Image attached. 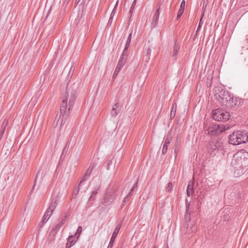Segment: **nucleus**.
<instances>
[{"mask_svg": "<svg viewBox=\"0 0 248 248\" xmlns=\"http://www.w3.org/2000/svg\"><path fill=\"white\" fill-rule=\"evenodd\" d=\"M180 46L177 43V41L175 40L174 46H173V54L172 57H174V59H176V57L178 54V52L179 50Z\"/></svg>", "mask_w": 248, "mask_h": 248, "instance_id": "obj_22", "label": "nucleus"}, {"mask_svg": "<svg viewBox=\"0 0 248 248\" xmlns=\"http://www.w3.org/2000/svg\"><path fill=\"white\" fill-rule=\"evenodd\" d=\"M124 65L122 64L121 62H118L115 70L113 74V78H116V77L117 76L118 73H119L120 71L122 68V67L124 66Z\"/></svg>", "mask_w": 248, "mask_h": 248, "instance_id": "obj_21", "label": "nucleus"}, {"mask_svg": "<svg viewBox=\"0 0 248 248\" xmlns=\"http://www.w3.org/2000/svg\"><path fill=\"white\" fill-rule=\"evenodd\" d=\"M112 164V160H109L108 162L107 163V170L109 169L110 166Z\"/></svg>", "mask_w": 248, "mask_h": 248, "instance_id": "obj_40", "label": "nucleus"}, {"mask_svg": "<svg viewBox=\"0 0 248 248\" xmlns=\"http://www.w3.org/2000/svg\"><path fill=\"white\" fill-rule=\"evenodd\" d=\"M202 20V18L201 17V20H200V21L199 22V25H198V28H197V31H196L195 36L197 35L198 32L200 31V30L201 29V27H202V25L203 24Z\"/></svg>", "mask_w": 248, "mask_h": 248, "instance_id": "obj_31", "label": "nucleus"}, {"mask_svg": "<svg viewBox=\"0 0 248 248\" xmlns=\"http://www.w3.org/2000/svg\"><path fill=\"white\" fill-rule=\"evenodd\" d=\"M79 186V185L78 187L73 191V194H72V197H73V198H76L77 195L78 194V193L79 192V186Z\"/></svg>", "mask_w": 248, "mask_h": 248, "instance_id": "obj_29", "label": "nucleus"}, {"mask_svg": "<svg viewBox=\"0 0 248 248\" xmlns=\"http://www.w3.org/2000/svg\"><path fill=\"white\" fill-rule=\"evenodd\" d=\"M121 223H119V224L117 225V226L115 227L113 232V233H112V236L110 238V243H114V242L115 241V238L119 232V231L120 229V228H121Z\"/></svg>", "mask_w": 248, "mask_h": 248, "instance_id": "obj_12", "label": "nucleus"}, {"mask_svg": "<svg viewBox=\"0 0 248 248\" xmlns=\"http://www.w3.org/2000/svg\"><path fill=\"white\" fill-rule=\"evenodd\" d=\"M3 134H4V133L0 132V141L2 139V138L3 137Z\"/></svg>", "mask_w": 248, "mask_h": 248, "instance_id": "obj_44", "label": "nucleus"}, {"mask_svg": "<svg viewBox=\"0 0 248 248\" xmlns=\"http://www.w3.org/2000/svg\"><path fill=\"white\" fill-rule=\"evenodd\" d=\"M209 2V0H203L202 1V6L203 7H207V4Z\"/></svg>", "mask_w": 248, "mask_h": 248, "instance_id": "obj_39", "label": "nucleus"}, {"mask_svg": "<svg viewBox=\"0 0 248 248\" xmlns=\"http://www.w3.org/2000/svg\"><path fill=\"white\" fill-rule=\"evenodd\" d=\"M232 99H230V101H229L227 107L228 108H238L241 107L243 104V100L242 99L234 97L233 94L232 95Z\"/></svg>", "mask_w": 248, "mask_h": 248, "instance_id": "obj_7", "label": "nucleus"}, {"mask_svg": "<svg viewBox=\"0 0 248 248\" xmlns=\"http://www.w3.org/2000/svg\"><path fill=\"white\" fill-rule=\"evenodd\" d=\"M76 242L74 235L69 236L67 243L66 244V248H70Z\"/></svg>", "mask_w": 248, "mask_h": 248, "instance_id": "obj_18", "label": "nucleus"}, {"mask_svg": "<svg viewBox=\"0 0 248 248\" xmlns=\"http://www.w3.org/2000/svg\"><path fill=\"white\" fill-rule=\"evenodd\" d=\"M185 0H183L181 3L180 6L177 14L176 20H178L180 17L183 15L184 10H185Z\"/></svg>", "mask_w": 248, "mask_h": 248, "instance_id": "obj_15", "label": "nucleus"}, {"mask_svg": "<svg viewBox=\"0 0 248 248\" xmlns=\"http://www.w3.org/2000/svg\"><path fill=\"white\" fill-rule=\"evenodd\" d=\"M218 127H219V124H214L209 126L207 130L208 133L211 136H216L214 133H216Z\"/></svg>", "mask_w": 248, "mask_h": 248, "instance_id": "obj_16", "label": "nucleus"}, {"mask_svg": "<svg viewBox=\"0 0 248 248\" xmlns=\"http://www.w3.org/2000/svg\"><path fill=\"white\" fill-rule=\"evenodd\" d=\"M177 150L176 148L175 149V150H174V153L175 154V156H177Z\"/></svg>", "mask_w": 248, "mask_h": 248, "instance_id": "obj_47", "label": "nucleus"}, {"mask_svg": "<svg viewBox=\"0 0 248 248\" xmlns=\"http://www.w3.org/2000/svg\"><path fill=\"white\" fill-rule=\"evenodd\" d=\"M212 116L216 121L226 122L229 119L230 114L224 110L217 108L213 111Z\"/></svg>", "mask_w": 248, "mask_h": 248, "instance_id": "obj_5", "label": "nucleus"}, {"mask_svg": "<svg viewBox=\"0 0 248 248\" xmlns=\"http://www.w3.org/2000/svg\"><path fill=\"white\" fill-rule=\"evenodd\" d=\"M121 108L120 104L116 103L112 106V109L110 111V115L112 117H116L120 112Z\"/></svg>", "mask_w": 248, "mask_h": 248, "instance_id": "obj_9", "label": "nucleus"}, {"mask_svg": "<svg viewBox=\"0 0 248 248\" xmlns=\"http://www.w3.org/2000/svg\"><path fill=\"white\" fill-rule=\"evenodd\" d=\"M223 148L222 142L216 140L209 141L207 145V150L212 155H215L219 150L222 151Z\"/></svg>", "mask_w": 248, "mask_h": 248, "instance_id": "obj_4", "label": "nucleus"}, {"mask_svg": "<svg viewBox=\"0 0 248 248\" xmlns=\"http://www.w3.org/2000/svg\"><path fill=\"white\" fill-rule=\"evenodd\" d=\"M131 38H132V32L129 33V34L128 36V38L127 39L126 43L125 44L126 47H129L130 43H131Z\"/></svg>", "mask_w": 248, "mask_h": 248, "instance_id": "obj_28", "label": "nucleus"}, {"mask_svg": "<svg viewBox=\"0 0 248 248\" xmlns=\"http://www.w3.org/2000/svg\"><path fill=\"white\" fill-rule=\"evenodd\" d=\"M136 1H137V0H134L133 3L132 4V5L131 6L130 9L129 14L132 13V12L135 8V6L136 4Z\"/></svg>", "mask_w": 248, "mask_h": 248, "instance_id": "obj_32", "label": "nucleus"}, {"mask_svg": "<svg viewBox=\"0 0 248 248\" xmlns=\"http://www.w3.org/2000/svg\"><path fill=\"white\" fill-rule=\"evenodd\" d=\"M248 141V133L246 131H237L230 135L229 142L233 145H239Z\"/></svg>", "mask_w": 248, "mask_h": 248, "instance_id": "obj_3", "label": "nucleus"}, {"mask_svg": "<svg viewBox=\"0 0 248 248\" xmlns=\"http://www.w3.org/2000/svg\"><path fill=\"white\" fill-rule=\"evenodd\" d=\"M57 205V198L55 197L51 199V202L47 209L54 212Z\"/></svg>", "mask_w": 248, "mask_h": 248, "instance_id": "obj_14", "label": "nucleus"}, {"mask_svg": "<svg viewBox=\"0 0 248 248\" xmlns=\"http://www.w3.org/2000/svg\"><path fill=\"white\" fill-rule=\"evenodd\" d=\"M118 2H119V1H118V0H117L113 10L110 14V19H113V17L115 15Z\"/></svg>", "mask_w": 248, "mask_h": 248, "instance_id": "obj_27", "label": "nucleus"}, {"mask_svg": "<svg viewBox=\"0 0 248 248\" xmlns=\"http://www.w3.org/2000/svg\"><path fill=\"white\" fill-rule=\"evenodd\" d=\"M110 199V201H109V202H112L114 200V197H111L110 199Z\"/></svg>", "mask_w": 248, "mask_h": 248, "instance_id": "obj_45", "label": "nucleus"}, {"mask_svg": "<svg viewBox=\"0 0 248 248\" xmlns=\"http://www.w3.org/2000/svg\"><path fill=\"white\" fill-rule=\"evenodd\" d=\"M40 170H39L38 172H37V173L36 174V177H35V180H34V184L33 186V187L35 185V183H36V179H37V178L38 177L39 174H40Z\"/></svg>", "mask_w": 248, "mask_h": 248, "instance_id": "obj_41", "label": "nucleus"}, {"mask_svg": "<svg viewBox=\"0 0 248 248\" xmlns=\"http://www.w3.org/2000/svg\"><path fill=\"white\" fill-rule=\"evenodd\" d=\"M193 186L194 182L190 181L187 185L186 189V194L188 197H190L194 193Z\"/></svg>", "mask_w": 248, "mask_h": 248, "instance_id": "obj_13", "label": "nucleus"}, {"mask_svg": "<svg viewBox=\"0 0 248 248\" xmlns=\"http://www.w3.org/2000/svg\"><path fill=\"white\" fill-rule=\"evenodd\" d=\"M189 206V203L188 202L187 199L186 200V211L185 215V218L186 221H189L190 220V213H188V209Z\"/></svg>", "mask_w": 248, "mask_h": 248, "instance_id": "obj_20", "label": "nucleus"}, {"mask_svg": "<svg viewBox=\"0 0 248 248\" xmlns=\"http://www.w3.org/2000/svg\"><path fill=\"white\" fill-rule=\"evenodd\" d=\"M82 231V227L81 226H79L78 227V229H77V232H76V233H75V235H76V234H78V236H79L80 234V233H81Z\"/></svg>", "mask_w": 248, "mask_h": 248, "instance_id": "obj_36", "label": "nucleus"}, {"mask_svg": "<svg viewBox=\"0 0 248 248\" xmlns=\"http://www.w3.org/2000/svg\"><path fill=\"white\" fill-rule=\"evenodd\" d=\"M175 144L176 146L178 145V141L177 140L176 141Z\"/></svg>", "mask_w": 248, "mask_h": 248, "instance_id": "obj_50", "label": "nucleus"}, {"mask_svg": "<svg viewBox=\"0 0 248 248\" xmlns=\"http://www.w3.org/2000/svg\"><path fill=\"white\" fill-rule=\"evenodd\" d=\"M98 189H99V187L95 188V189L92 192L91 195L90 196V197L89 198V200H94V197L98 192Z\"/></svg>", "mask_w": 248, "mask_h": 248, "instance_id": "obj_26", "label": "nucleus"}, {"mask_svg": "<svg viewBox=\"0 0 248 248\" xmlns=\"http://www.w3.org/2000/svg\"><path fill=\"white\" fill-rule=\"evenodd\" d=\"M128 47H126V46H125L123 50V52L122 54V55L127 57V49Z\"/></svg>", "mask_w": 248, "mask_h": 248, "instance_id": "obj_37", "label": "nucleus"}, {"mask_svg": "<svg viewBox=\"0 0 248 248\" xmlns=\"http://www.w3.org/2000/svg\"><path fill=\"white\" fill-rule=\"evenodd\" d=\"M206 7H203L202 6V18H203L204 15V13H205V11L206 10Z\"/></svg>", "mask_w": 248, "mask_h": 248, "instance_id": "obj_42", "label": "nucleus"}, {"mask_svg": "<svg viewBox=\"0 0 248 248\" xmlns=\"http://www.w3.org/2000/svg\"><path fill=\"white\" fill-rule=\"evenodd\" d=\"M80 0H76V2L77 3H78L80 1Z\"/></svg>", "mask_w": 248, "mask_h": 248, "instance_id": "obj_52", "label": "nucleus"}, {"mask_svg": "<svg viewBox=\"0 0 248 248\" xmlns=\"http://www.w3.org/2000/svg\"><path fill=\"white\" fill-rule=\"evenodd\" d=\"M8 123V120L6 118L4 119V120H3V121L2 122V123L1 124L0 132L4 133L5 130V128L7 125Z\"/></svg>", "mask_w": 248, "mask_h": 248, "instance_id": "obj_24", "label": "nucleus"}, {"mask_svg": "<svg viewBox=\"0 0 248 248\" xmlns=\"http://www.w3.org/2000/svg\"><path fill=\"white\" fill-rule=\"evenodd\" d=\"M113 245V243H110V242H109V244H108V247L107 248H112Z\"/></svg>", "mask_w": 248, "mask_h": 248, "instance_id": "obj_43", "label": "nucleus"}, {"mask_svg": "<svg viewBox=\"0 0 248 248\" xmlns=\"http://www.w3.org/2000/svg\"><path fill=\"white\" fill-rule=\"evenodd\" d=\"M157 8L156 9V11H155V12L154 13L152 22V25L154 27L157 26V25L158 24V19H159V13H160V5H157Z\"/></svg>", "mask_w": 248, "mask_h": 248, "instance_id": "obj_10", "label": "nucleus"}, {"mask_svg": "<svg viewBox=\"0 0 248 248\" xmlns=\"http://www.w3.org/2000/svg\"><path fill=\"white\" fill-rule=\"evenodd\" d=\"M138 180L137 181V182L135 183L134 185L132 188L131 189L130 191L129 192H131V194H132V192L133 190L136 187H137L138 186Z\"/></svg>", "mask_w": 248, "mask_h": 248, "instance_id": "obj_38", "label": "nucleus"}, {"mask_svg": "<svg viewBox=\"0 0 248 248\" xmlns=\"http://www.w3.org/2000/svg\"><path fill=\"white\" fill-rule=\"evenodd\" d=\"M70 1V0H65V1L67 3H68Z\"/></svg>", "mask_w": 248, "mask_h": 248, "instance_id": "obj_51", "label": "nucleus"}, {"mask_svg": "<svg viewBox=\"0 0 248 248\" xmlns=\"http://www.w3.org/2000/svg\"><path fill=\"white\" fill-rule=\"evenodd\" d=\"M153 248H156L155 247H154Z\"/></svg>", "mask_w": 248, "mask_h": 248, "instance_id": "obj_53", "label": "nucleus"}, {"mask_svg": "<svg viewBox=\"0 0 248 248\" xmlns=\"http://www.w3.org/2000/svg\"><path fill=\"white\" fill-rule=\"evenodd\" d=\"M172 140V136L170 133H168L165 139V142L163 146L162 149V153L163 155H165L168 150V146L170 144L171 141Z\"/></svg>", "mask_w": 248, "mask_h": 248, "instance_id": "obj_8", "label": "nucleus"}, {"mask_svg": "<svg viewBox=\"0 0 248 248\" xmlns=\"http://www.w3.org/2000/svg\"><path fill=\"white\" fill-rule=\"evenodd\" d=\"M112 21V19H110V17H109V20H108V23H111Z\"/></svg>", "mask_w": 248, "mask_h": 248, "instance_id": "obj_46", "label": "nucleus"}, {"mask_svg": "<svg viewBox=\"0 0 248 248\" xmlns=\"http://www.w3.org/2000/svg\"><path fill=\"white\" fill-rule=\"evenodd\" d=\"M93 168V166H92V169L91 170L89 168L87 170V171L85 173L83 178L81 179V180L79 182V186H81V185L82 184V183L83 182H84L85 180H86L90 177V176L92 171Z\"/></svg>", "mask_w": 248, "mask_h": 248, "instance_id": "obj_17", "label": "nucleus"}, {"mask_svg": "<svg viewBox=\"0 0 248 248\" xmlns=\"http://www.w3.org/2000/svg\"><path fill=\"white\" fill-rule=\"evenodd\" d=\"M172 188V184L171 183H169L168 186L166 188V191L168 192H170Z\"/></svg>", "mask_w": 248, "mask_h": 248, "instance_id": "obj_34", "label": "nucleus"}, {"mask_svg": "<svg viewBox=\"0 0 248 248\" xmlns=\"http://www.w3.org/2000/svg\"><path fill=\"white\" fill-rule=\"evenodd\" d=\"M132 196L131 192H129L127 195H126L123 201L124 203H126L128 201L129 198Z\"/></svg>", "mask_w": 248, "mask_h": 248, "instance_id": "obj_33", "label": "nucleus"}, {"mask_svg": "<svg viewBox=\"0 0 248 248\" xmlns=\"http://www.w3.org/2000/svg\"><path fill=\"white\" fill-rule=\"evenodd\" d=\"M69 215L68 213H66L64 217L62 219V221L59 224H58L56 227L52 230V232H57L60 228L65 223L67 218L69 217Z\"/></svg>", "mask_w": 248, "mask_h": 248, "instance_id": "obj_11", "label": "nucleus"}, {"mask_svg": "<svg viewBox=\"0 0 248 248\" xmlns=\"http://www.w3.org/2000/svg\"><path fill=\"white\" fill-rule=\"evenodd\" d=\"M176 103H174L172 104L171 106V109L170 111V119H172L174 118L176 113Z\"/></svg>", "mask_w": 248, "mask_h": 248, "instance_id": "obj_23", "label": "nucleus"}, {"mask_svg": "<svg viewBox=\"0 0 248 248\" xmlns=\"http://www.w3.org/2000/svg\"><path fill=\"white\" fill-rule=\"evenodd\" d=\"M126 59V57L121 55L120 58L118 61V62H121V63L122 64L124 65V64L125 63Z\"/></svg>", "mask_w": 248, "mask_h": 248, "instance_id": "obj_30", "label": "nucleus"}, {"mask_svg": "<svg viewBox=\"0 0 248 248\" xmlns=\"http://www.w3.org/2000/svg\"><path fill=\"white\" fill-rule=\"evenodd\" d=\"M245 153L243 151H240L235 153L233 156L231 162L232 166L236 167L237 165H243V163L245 159Z\"/></svg>", "mask_w": 248, "mask_h": 248, "instance_id": "obj_6", "label": "nucleus"}, {"mask_svg": "<svg viewBox=\"0 0 248 248\" xmlns=\"http://www.w3.org/2000/svg\"><path fill=\"white\" fill-rule=\"evenodd\" d=\"M248 2V0H245V3L246 4H248V3H247Z\"/></svg>", "mask_w": 248, "mask_h": 248, "instance_id": "obj_49", "label": "nucleus"}, {"mask_svg": "<svg viewBox=\"0 0 248 248\" xmlns=\"http://www.w3.org/2000/svg\"><path fill=\"white\" fill-rule=\"evenodd\" d=\"M53 213V211L49 210H48V209H47L46 212H45V213L43 217L42 221L43 223H46L48 220V219L50 218V217H51V216L52 215Z\"/></svg>", "mask_w": 248, "mask_h": 248, "instance_id": "obj_19", "label": "nucleus"}, {"mask_svg": "<svg viewBox=\"0 0 248 248\" xmlns=\"http://www.w3.org/2000/svg\"><path fill=\"white\" fill-rule=\"evenodd\" d=\"M225 130V128L224 127V125L223 124H219V127H218L217 129V130L216 133L215 134H216V136L219 135L220 133L223 132Z\"/></svg>", "mask_w": 248, "mask_h": 248, "instance_id": "obj_25", "label": "nucleus"}, {"mask_svg": "<svg viewBox=\"0 0 248 248\" xmlns=\"http://www.w3.org/2000/svg\"><path fill=\"white\" fill-rule=\"evenodd\" d=\"M77 98V87L67 86L65 92L63 94L62 102L60 106V111L62 114L61 127L65 124L68 118L71 109L75 104Z\"/></svg>", "mask_w": 248, "mask_h": 248, "instance_id": "obj_1", "label": "nucleus"}, {"mask_svg": "<svg viewBox=\"0 0 248 248\" xmlns=\"http://www.w3.org/2000/svg\"><path fill=\"white\" fill-rule=\"evenodd\" d=\"M125 205V203H124V202H123V203L122 204V207H124Z\"/></svg>", "mask_w": 248, "mask_h": 248, "instance_id": "obj_48", "label": "nucleus"}, {"mask_svg": "<svg viewBox=\"0 0 248 248\" xmlns=\"http://www.w3.org/2000/svg\"><path fill=\"white\" fill-rule=\"evenodd\" d=\"M232 95L226 89L220 87L216 88L215 89V97L222 106L227 107L229 101H230V99H232Z\"/></svg>", "mask_w": 248, "mask_h": 248, "instance_id": "obj_2", "label": "nucleus"}, {"mask_svg": "<svg viewBox=\"0 0 248 248\" xmlns=\"http://www.w3.org/2000/svg\"><path fill=\"white\" fill-rule=\"evenodd\" d=\"M146 57H147V58L149 59H150V55L151 53V49L150 48H148L147 50H146Z\"/></svg>", "mask_w": 248, "mask_h": 248, "instance_id": "obj_35", "label": "nucleus"}]
</instances>
